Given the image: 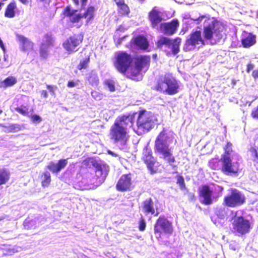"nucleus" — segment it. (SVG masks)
Segmentation results:
<instances>
[{"instance_id":"b1692460","label":"nucleus","mask_w":258,"mask_h":258,"mask_svg":"<svg viewBox=\"0 0 258 258\" xmlns=\"http://www.w3.org/2000/svg\"><path fill=\"white\" fill-rule=\"evenodd\" d=\"M143 210L144 212L147 214L153 215L155 213L154 203L151 199H147L144 202Z\"/></svg>"},{"instance_id":"4c0bfd02","label":"nucleus","mask_w":258,"mask_h":258,"mask_svg":"<svg viewBox=\"0 0 258 258\" xmlns=\"http://www.w3.org/2000/svg\"><path fill=\"white\" fill-rule=\"evenodd\" d=\"M105 84L107 86L111 92L115 91V83L111 80H107L105 81Z\"/></svg>"},{"instance_id":"412c9836","label":"nucleus","mask_w":258,"mask_h":258,"mask_svg":"<svg viewBox=\"0 0 258 258\" xmlns=\"http://www.w3.org/2000/svg\"><path fill=\"white\" fill-rule=\"evenodd\" d=\"M68 159H61L57 163L50 162L47 166L48 169L54 173H58L68 164Z\"/></svg>"},{"instance_id":"c756f323","label":"nucleus","mask_w":258,"mask_h":258,"mask_svg":"<svg viewBox=\"0 0 258 258\" xmlns=\"http://www.w3.org/2000/svg\"><path fill=\"white\" fill-rule=\"evenodd\" d=\"M0 126L4 127L5 132H16L21 130V126L17 124H10L6 126L3 124L0 123Z\"/></svg>"},{"instance_id":"9b49d317","label":"nucleus","mask_w":258,"mask_h":258,"mask_svg":"<svg viewBox=\"0 0 258 258\" xmlns=\"http://www.w3.org/2000/svg\"><path fill=\"white\" fill-rule=\"evenodd\" d=\"M233 229L238 235H242L249 232L250 228L249 221L242 216H235L233 218Z\"/></svg>"},{"instance_id":"5701e85b","label":"nucleus","mask_w":258,"mask_h":258,"mask_svg":"<svg viewBox=\"0 0 258 258\" xmlns=\"http://www.w3.org/2000/svg\"><path fill=\"white\" fill-rule=\"evenodd\" d=\"M17 39L19 42L21 48L23 50H29L32 48L33 43L23 35H17Z\"/></svg>"},{"instance_id":"0eeeda50","label":"nucleus","mask_w":258,"mask_h":258,"mask_svg":"<svg viewBox=\"0 0 258 258\" xmlns=\"http://www.w3.org/2000/svg\"><path fill=\"white\" fill-rule=\"evenodd\" d=\"M222 170L227 175H236L241 170V158L239 155L221 159Z\"/></svg>"},{"instance_id":"ea45409f","label":"nucleus","mask_w":258,"mask_h":258,"mask_svg":"<svg viewBox=\"0 0 258 258\" xmlns=\"http://www.w3.org/2000/svg\"><path fill=\"white\" fill-rule=\"evenodd\" d=\"M249 152L253 161L258 162V152L254 148H251Z\"/></svg>"},{"instance_id":"603ef678","label":"nucleus","mask_w":258,"mask_h":258,"mask_svg":"<svg viewBox=\"0 0 258 258\" xmlns=\"http://www.w3.org/2000/svg\"><path fill=\"white\" fill-rule=\"evenodd\" d=\"M254 68V65L252 63H248L247 66V72H249Z\"/></svg>"},{"instance_id":"6ab92c4d","label":"nucleus","mask_w":258,"mask_h":258,"mask_svg":"<svg viewBox=\"0 0 258 258\" xmlns=\"http://www.w3.org/2000/svg\"><path fill=\"white\" fill-rule=\"evenodd\" d=\"M93 165L96 167V175L104 179L109 171V167L105 164L97 163L95 160H91Z\"/></svg>"},{"instance_id":"de8ad7c7","label":"nucleus","mask_w":258,"mask_h":258,"mask_svg":"<svg viewBox=\"0 0 258 258\" xmlns=\"http://www.w3.org/2000/svg\"><path fill=\"white\" fill-rule=\"evenodd\" d=\"M251 115L253 118L258 119V106L252 109Z\"/></svg>"},{"instance_id":"37998d69","label":"nucleus","mask_w":258,"mask_h":258,"mask_svg":"<svg viewBox=\"0 0 258 258\" xmlns=\"http://www.w3.org/2000/svg\"><path fill=\"white\" fill-rule=\"evenodd\" d=\"M46 88L52 95H55V92L57 89V87L54 85H46Z\"/></svg>"},{"instance_id":"58836bf2","label":"nucleus","mask_w":258,"mask_h":258,"mask_svg":"<svg viewBox=\"0 0 258 258\" xmlns=\"http://www.w3.org/2000/svg\"><path fill=\"white\" fill-rule=\"evenodd\" d=\"M118 11L121 14H127L129 12V8L126 4H122L121 6L118 7Z\"/></svg>"},{"instance_id":"f3484780","label":"nucleus","mask_w":258,"mask_h":258,"mask_svg":"<svg viewBox=\"0 0 258 258\" xmlns=\"http://www.w3.org/2000/svg\"><path fill=\"white\" fill-rule=\"evenodd\" d=\"M179 26L177 20H172L169 23H164L160 24L159 30L163 33L171 35L175 32Z\"/></svg>"},{"instance_id":"3c124183","label":"nucleus","mask_w":258,"mask_h":258,"mask_svg":"<svg viewBox=\"0 0 258 258\" xmlns=\"http://www.w3.org/2000/svg\"><path fill=\"white\" fill-rule=\"evenodd\" d=\"M143 154L144 156H152L151 151L148 149L144 150Z\"/></svg>"},{"instance_id":"a211bd4d","label":"nucleus","mask_w":258,"mask_h":258,"mask_svg":"<svg viewBox=\"0 0 258 258\" xmlns=\"http://www.w3.org/2000/svg\"><path fill=\"white\" fill-rule=\"evenodd\" d=\"M132 185V177L131 174L122 175L116 185L117 189L120 191L130 190Z\"/></svg>"},{"instance_id":"bf43d9fd","label":"nucleus","mask_w":258,"mask_h":258,"mask_svg":"<svg viewBox=\"0 0 258 258\" xmlns=\"http://www.w3.org/2000/svg\"><path fill=\"white\" fill-rule=\"evenodd\" d=\"M22 4L24 5H27L28 3V0H19Z\"/></svg>"},{"instance_id":"09e8293b","label":"nucleus","mask_w":258,"mask_h":258,"mask_svg":"<svg viewBox=\"0 0 258 258\" xmlns=\"http://www.w3.org/2000/svg\"><path fill=\"white\" fill-rule=\"evenodd\" d=\"M146 228V223L144 220L142 219L140 222L139 229L140 231H144Z\"/></svg>"},{"instance_id":"cd10ccee","label":"nucleus","mask_w":258,"mask_h":258,"mask_svg":"<svg viewBox=\"0 0 258 258\" xmlns=\"http://www.w3.org/2000/svg\"><path fill=\"white\" fill-rule=\"evenodd\" d=\"M16 9V4L15 2L9 4L5 12V16L8 18H13L15 16V9Z\"/></svg>"},{"instance_id":"a878e982","label":"nucleus","mask_w":258,"mask_h":258,"mask_svg":"<svg viewBox=\"0 0 258 258\" xmlns=\"http://www.w3.org/2000/svg\"><path fill=\"white\" fill-rule=\"evenodd\" d=\"M224 153L222 155L221 158L226 157H232L234 155H239L237 153L232 150V145L231 143L228 142L224 147Z\"/></svg>"},{"instance_id":"49530a36","label":"nucleus","mask_w":258,"mask_h":258,"mask_svg":"<svg viewBox=\"0 0 258 258\" xmlns=\"http://www.w3.org/2000/svg\"><path fill=\"white\" fill-rule=\"evenodd\" d=\"M31 120L33 122L39 123L41 121V118L36 114H34L31 116Z\"/></svg>"},{"instance_id":"5fc2aeb1","label":"nucleus","mask_w":258,"mask_h":258,"mask_svg":"<svg viewBox=\"0 0 258 258\" xmlns=\"http://www.w3.org/2000/svg\"><path fill=\"white\" fill-rule=\"evenodd\" d=\"M115 2L117 5L118 7L121 6L122 4H124V1L123 0H115Z\"/></svg>"},{"instance_id":"f8f14e48","label":"nucleus","mask_w":258,"mask_h":258,"mask_svg":"<svg viewBox=\"0 0 258 258\" xmlns=\"http://www.w3.org/2000/svg\"><path fill=\"white\" fill-rule=\"evenodd\" d=\"M173 231L172 224L166 218L160 216L154 226V232L157 238L161 237L162 233L170 234Z\"/></svg>"},{"instance_id":"423d86ee","label":"nucleus","mask_w":258,"mask_h":258,"mask_svg":"<svg viewBox=\"0 0 258 258\" xmlns=\"http://www.w3.org/2000/svg\"><path fill=\"white\" fill-rule=\"evenodd\" d=\"M179 88L177 81L171 74H166L161 76L158 80L157 90L172 95L178 92Z\"/></svg>"},{"instance_id":"0e129e2a","label":"nucleus","mask_w":258,"mask_h":258,"mask_svg":"<svg viewBox=\"0 0 258 258\" xmlns=\"http://www.w3.org/2000/svg\"><path fill=\"white\" fill-rule=\"evenodd\" d=\"M2 4H3L2 3H0V10L1 9V6H2Z\"/></svg>"},{"instance_id":"f704fd0d","label":"nucleus","mask_w":258,"mask_h":258,"mask_svg":"<svg viewBox=\"0 0 258 258\" xmlns=\"http://www.w3.org/2000/svg\"><path fill=\"white\" fill-rule=\"evenodd\" d=\"M41 178L42 186H47L51 181L50 173L48 171L44 172L41 176Z\"/></svg>"},{"instance_id":"ddd939ff","label":"nucleus","mask_w":258,"mask_h":258,"mask_svg":"<svg viewBox=\"0 0 258 258\" xmlns=\"http://www.w3.org/2000/svg\"><path fill=\"white\" fill-rule=\"evenodd\" d=\"M181 42V39L176 38L175 39L171 40L167 37H162L158 41V45L159 47H162L165 45L171 49L174 54L178 52L179 46Z\"/></svg>"},{"instance_id":"7c9ffc66","label":"nucleus","mask_w":258,"mask_h":258,"mask_svg":"<svg viewBox=\"0 0 258 258\" xmlns=\"http://www.w3.org/2000/svg\"><path fill=\"white\" fill-rule=\"evenodd\" d=\"M10 173L4 169H0V185L5 184L10 179Z\"/></svg>"},{"instance_id":"a19ab883","label":"nucleus","mask_w":258,"mask_h":258,"mask_svg":"<svg viewBox=\"0 0 258 258\" xmlns=\"http://www.w3.org/2000/svg\"><path fill=\"white\" fill-rule=\"evenodd\" d=\"M89 58H85V59L81 61L80 64L78 66V68L79 70H82L83 69H85L89 62Z\"/></svg>"},{"instance_id":"e433bc0d","label":"nucleus","mask_w":258,"mask_h":258,"mask_svg":"<svg viewBox=\"0 0 258 258\" xmlns=\"http://www.w3.org/2000/svg\"><path fill=\"white\" fill-rule=\"evenodd\" d=\"M123 30V27L121 26H120L118 29L116 30L115 32V35L114 36V39L115 40H116L117 39L118 40L116 41L117 44H120L121 43L122 40L123 39L125 38V36H122L121 38H118L119 34L118 31H121Z\"/></svg>"},{"instance_id":"4468645a","label":"nucleus","mask_w":258,"mask_h":258,"mask_svg":"<svg viewBox=\"0 0 258 258\" xmlns=\"http://www.w3.org/2000/svg\"><path fill=\"white\" fill-rule=\"evenodd\" d=\"M201 202L205 205H210L216 202L218 200L214 196L210 186L204 185L200 192Z\"/></svg>"},{"instance_id":"393cba45","label":"nucleus","mask_w":258,"mask_h":258,"mask_svg":"<svg viewBox=\"0 0 258 258\" xmlns=\"http://www.w3.org/2000/svg\"><path fill=\"white\" fill-rule=\"evenodd\" d=\"M134 43L140 48L145 50L148 47V42L147 39L143 36L137 37L134 40Z\"/></svg>"},{"instance_id":"c9c22d12","label":"nucleus","mask_w":258,"mask_h":258,"mask_svg":"<svg viewBox=\"0 0 258 258\" xmlns=\"http://www.w3.org/2000/svg\"><path fill=\"white\" fill-rule=\"evenodd\" d=\"M89 82L92 85H96L98 82L99 79L97 74L95 72H92L88 77Z\"/></svg>"},{"instance_id":"4be33fe9","label":"nucleus","mask_w":258,"mask_h":258,"mask_svg":"<svg viewBox=\"0 0 258 258\" xmlns=\"http://www.w3.org/2000/svg\"><path fill=\"white\" fill-rule=\"evenodd\" d=\"M241 41L244 47H249L255 43L256 36L252 33L244 32L242 35Z\"/></svg>"},{"instance_id":"aec40b11","label":"nucleus","mask_w":258,"mask_h":258,"mask_svg":"<svg viewBox=\"0 0 258 258\" xmlns=\"http://www.w3.org/2000/svg\"><path fill=\"white\" fill-rule=\"evenodd\" d=\"M53 40L51 36L48 34L45 36L40 47V55L43 58L48 56V52L50 46L52 45Z\"/></svg>"},{"instance_id":"f257e3e1","label":"nucleus","mask_w":258,"mask_h":258,"mask_svg":"<svg viewBox=\"0 0 258 258\" xmlns=\"http://www.w3.org/2000/svg\"><path fill=\"white\" fill-rule=\"evenodd\" d=\"M131 56L124 52H119L116 54L114 62L115 68L122 73H125L131 79L140 80L142 78V71H146L149 67L150 57L148 56H138L132 63Z\"/></svg>"},{"instance_id":"39448f33","label":"nucleus","mask_w":258,"mask_h":258,"mask_svg":"<svg viewBox=\"0 0 258 258\" xmlns=\"http://www.w3.org/2000/svg\"><path fill=\"white\" fill-rule=\"evenodd\" d=\"M157 123L156 116L151 112L146 110L140 111L137 121V129L133 130L138 135L149 131Z\"/></svg>"},{"instance_id":"69168bd1","label":"nucleus","mask_w":258,"mask_h":258,"mask_svg":"<svg viewBox=\"0 0 258 258\" xmlns=\"http://www.w3.org/2000/svg\"><path fill=\"white\" fill-rule=\"evenodd\" d=\"M2 112H3V111H2L1 109H0V114H1Z\"/></svg>"},{"instance_id":"bb28decb","label":"nucleus","mask_w":258,"mask_h":258,"mask_svg":"<svg viewBox=\"0 0 258 258\" xmlns=\"http://www.w3.org/2000/svg\"><path fill=\"white\" fill-rule=\"evenodd\" d=\"M210 187L211 188V190L212 191V192L214 195L213 198H214L215 196L218 200L219 198L221 197L222 195V192L224 189L223 187H222L221 186L215 184H212V186H210Z\"/></svg>"},{"instance_id":"6e6552de","label":"nucleus","mask_w":258,"mask_h":258,"mask_svg":"<svg viewBox=\"0 0 258 258\" xmlns=\"http://www.w3.org/2000/svg\"><path fill=\"white\" fill-rule=\"evenodd\" d=\"M95 11V10L93 7H89L86 12L82 15L78 13L77 10L73 9L70 6H67L63 9L62 14L73 23L78 22L83 17L87 19V22H88L93 18Z\"/></svg>"},{"instance_id":"dca6fc26","label":"nucleus","mask_w":258,"mask_h":258,"mask_svg":"<svg viewBox=\"0 0 258 258\" xmlns=\"http://www.w3.org/2000/svg\"><path fill=\"white\" fill-rule=\"evenodd\" d=\"M81 36H73L70 37L63 43L64 49L69 52L76 51L78 50V46L82 42Z\"/></svg>"},{"instance_id":"f03ea898","label":"nucleus","mask_w":258,"mask_h":258,"mask_svg":"<svg viewBox=\"0 0 258 258\" xmlns=\"http://www.w3.org/2000/svg\"><path fill=\"white\" fill-rule=\"evenodd\" d=\"M137 114L136 113L118 116L111 126V139L121 150L126 151L127 149V142L129 138V130L133 126Z\"/></svg>"},{"instance_id":"9d476101","label":"nucleus","mask_w":258,"mask_h":258,"mask_svg":"<svg viewBox=\"0 0 258 258\" xmlns=\"http://www.w3.org/2000/svg\"><path fill=\"white\" fill-rule=\"evenodd\" d=\"M245 198L244 195L236 188H231L230 193L224 199L226 206L229 207H235L244 204Z\"/></svg>"},{"instance_id":"473e14b6","label":"nucleus","mask_w":258,"mask_h":258,"mask_svg":"<svg viewBox=\"0 0 258 258\" xmlns=\"http://www.w3.org/2000/svg\"><path fill=\"white\" fill-rule=\"evenodd\" d=\"M227 210L225 207H219L216 209L215 214L219 219H224L227 216Z\"/></svg>"},{"instance_id":"c03bdc74","label":"nucleus","mask_w":258,"mask_h":258,"mask_svg":"<svg viewBox=\"0 0 258 258\" xmlns=\"http://www.w3.org/2000/svg\"><path fill=\"white\" fill-rule=\"evenodd\" d=\"M209 166L213 169H215L218 167L217 160L213 159L209 163Z\"/></svg>"},{"instance_id":"a18cd8bd","label":"nucleus","mask_w":258,"mask_h":258,"mask_svg":"<svg viewBox=\"0 0 258 258\" xmlns=\"http://www.w3.org/2000/svg\"><path fill=\"white\" fill-rule=\"evenodd\" d=\"M79 81L78 80L69 81L67 86L69 88L75 87L79 85Z\"/></svg>"},{"instance_id":"052dcab7","label":"nucleus","mask_w":258,"mask_h":258,"mask_svg":"<svg viewBox=\"0 0 258 258\" xmlns=\"http://www.w3.org/2000/svg\"><path fill=\"white\" fill-rule=\"evenodd\" d=\"M76 6L79 5V0H72Z\"/></svg>"},{"instance_id":"e2e57ef3","label":"nucleus","mask_w":258,"mask_h":258,"mask_svg":"<svg viewBox=\"0 0 258 258\" xmlns=\"http://www.w3.org/2000/svg\"><path fill=\"white\" fill-rule=\"evenodd\" d=\"M178 182L179 183H183V178H179V179H178Z\"/></svg>"},{"instance_id":"72a5a7b5","label":"nucleus","mask_w":258,"mask_h":258,"mask_svg":"<svg viewBox=\"0 0 258 258\" xmlns=\"http://www.w3.org/2000/svg\"><path fill=\"white\" fill-rule=\"evenodd\" d=\"M16 83L17 80L15 78L9 77L2 82L1 85L4 87H8L15 84Z\"/></svg>"},{"instance_id":"7ed1b4c3","label":"nucleus","mask_w":258,"mask_h":258,"mask_svg":"<svg viewBox=\"0 0 258 258\" xmlns=\"http://www.w3.org/2000/svg\"><path fill=\"white\" fill-rule=\"evenodd\" d=\"M174 140V135L172 131L163 130L157 136L155 144V152L170 165L175 162L170 147Z\"/></svg>"},{"instance_id":"338daca9","label":"nucleus","mask_w":258,"mask_h":258,"mask_svg":"<svg viewBox=\"0 0 258 258\" xmlns=\"http://www.w3.org/2000/svg\"><path fill=\"white\" fill-rule=\"evenodd\" d=\"M188 18V17H187V16H186V17H184V19H186V18Z\"/></svg>"},{"instance_id":"4d7b16f0","label":"nucleus","mask_w":258,"mask_h":258,"mask_svg":"<svg viewBox=\"0 0 258 258\" xmlns=\"http://www.w3.org/2000/svg\"><path fill=\"white\" fill-rule=\"evenodd\" d=\"M88 0H81V7H84L86 5V3Z\"/></svg>"},{"instance_id":"20e7f679","label":"nucleus","mask_w":258,"mask_h":258,"mask_svg":"<svg viewBox=\"0 0 258 258\" xmlns=\"http://www.w3.org/2000/svg\"><path fill=\"white\" fill-rule=\"evenodd\" d=\"M191 20L197 24L204 22V34L206 40H211L214 37L215 39H219L222 37L223 26L213 18L201 16L198 18H191Z\"/></svg>"},{"instance_id":"680f3d73","label":"nucleus","mask_w":258,"mask_h":258,"mask_svg":"<svg viewBox=\"0 0 258 258\" xmlns=\"http://www.w3.org/2000/svg\"><path fill=\"white\" fill-rule=\"evenodd\" d=\"M11 250H12V252H11V251H10V252H9V254H12V253H14V252H15L16 251H18V250H15V248H13Z\"/></svg>"},{"instance_id":"864d4df0","label":"nucleus","mask_w":258,"mask_h":258,"mask_svg":"<svg viewBox=\"0 0 258 258\" xmlns=\"http://www.w3.org/2000/svg\"><path fill=\"white\" fill-rule=\"evenodd\" d=\"M41 95L45 98H47L48 97V93L46 90H42L41 91Z\"/></svg>"},{"instance_id":"2eb2a0df","label":"nucleus","mask_w":258,"mask_h":258,"mask_svg":"<svg viewBox=\"0 0 258 258\" xmlns=\"http://www.w3.org/2000/svg\"><path fill=\"white\" fill-rule=\"evenodd\" d=\"M148 17L152 27L157 30H159L161 23L163 20L162 13L155 7L149 13Z\"/></svg>"},{"instance_id":"c85d7f7f","label":"nucleus","mask_w":258,"mask_h":258,"mask_svg":"<svg viewBox=\"0 0 258 258\" xmlns=\"http://www.w3.org/2000/svg\"><path fill=\"white\" fill-rule=\"evenodd\" d=\"M143 159L147 164L148 169L152 172H155L156 170L154 168V167L156 162L152 156H143Z\"/></svg>"},{"instance_id":"8fccbe9b","label":"nucleus","mask_w":258,"mask_h":258,"mask_svg":"<svg viewBox=\"0 0 258 258\" xmlns=\"http://www.w3.org/2000/svg\"><path fill=\"white\" fill-rule=\"evenodd\" d=\"M91 94L92 97L94 98L95 99H100L101 98L100 95L98 94V92L96 91L92 92Z\"/></svg>"},{"instance_id":"6e6d98bb","label":"nucleus","mask_w":258,"mask_h":258,"mask_svg":"<svg viewBox=\"0 0 258 258\" xmlns=\"http://www.w3.org/2000/svg\"><path fill=\"white\" fill-rule=\"evenodd\" d=\"M252 76L254 79L258 78V69L253 71Z\"/></svg>"},{"instance_id":"2f4dec72","label":"nucleus","mask_w":258,"mask_h":258,"mask_svg":"<svg viewBox=\"0 0 258 258\" xmlns=\"http://www.w3.org/2000/svg\"><path fill=\"white\" fill-rule=\"evenodd\" d=\"M83 186H81L82 190L89 189L93 188L96 185H95L94 179H90L89 182H86V179H83L80 182V184H84Z\"/></svg>"},{"instance_id":"79ce46f5","label":"nucleus","mask_w":258,"mask_h":258,"mask_svg":"<svg viewBox=\"0 0 258 258\" xmlns=\"http://www.w3.org/2000/svg\"><path fill=\"white\" fill-rule=\"evenodd\" d=\"M16 110L17 112L23 114H26L28 112V109L26 106H21L20 107H18L16 108Z\"/></svg>"},{"instance_id":"13d9d810","label":"nucleus","mask_w":258,"mask_h":258,"mask_svg":"<svg viewBox=\"0 0 258 258\" xmlns=\"http://www.w3.org/2000/svg\"><path fill=\"white\" fill-rule=\"evenodd\" d=\"M108 153L109 155H112V156H114V157H117V155L116 154L114 153V152H113L112 151H111L110 150H108Z\"/></svg>"},{"instance_id":"774afa93","label":"nucleus","mask_w":258,"mask_h":258,"mask_svg":"<svg viewBox=\"0 0 258 258\" xmlns=\"http://www.w3.org/2000/svg\"><path fill=\"white\" fill-rule=\"evenodd\" d=\"M158 213H157L156 214L155 216H157V215H158Z\"/></svg>"},{"instance_id":"1a4fd4ad","label":"nucleus","mask_w":258,"mask_h":258,"mask_svg":"<svg viewBox=\"0 0 258 258\" xmlns=\"http://www.w3.org/2000/svg\"><path fill=\"white\" fill-rule=\"evenodd\" d=\"M204 39L202 36L200 30L192 32L187 38L184 46V50L187 51L200 48L205 44Z\"/></svg>"}]
</instances>
